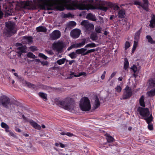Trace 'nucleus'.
I'll use <instances>...</instances> for the list:
<instances>
[{
    "instance_id": "1",
    "label": "nucleus",
    "mask_w": 155,
    "mask_h": 155,
    "mask_svg": "<svg viewBox=\"0 0 155 155\" xmlns=\"http://www.w3.org/2000/svg\"><path fill=\"white\" fill-rule=\"evenodd\" d=\"M41 8L43 9L52 10L55 9L60 11L67 9L73 10L78 9L81 10L94 9L95 8L92 5L93 0H40Z\"/></svg>"
},
{
    "instance_id": "2",
    "label": "nucleus",
    "mask_w": 155,
    "mask_h": 155,
    "mask_svg": "<svg viewBox=\"0 0 155 155\" xmlns=\"http://www.w3.org/2000/svg\"><path fill=\"white\" fill-rule=\"evenodd\" d=\"M58 104L61 107L73 112L74 111V106L69 99H65L63 101H59Z\"/></svg>"
},
{
    "instance_id": "3",
    "label": "nucleus",
    "mask_w": 155,
    "mask_h": 155,
    "mask_svg": "<svg viewBox=\"0 0 155 155\" xmlns=\"http://www.w3.org/2000/svg\"><path fill=\"white\" fill-rule=\"evenodd\" d=\"M17 30L14 22L9 21L6 23V28L4 31V33L6 35L11 36Z\"/></svg>"
},
{
    "instance_id": "4",
    "label": "nucleus",
    "mask_w": 155,
    "mask_h": 155,
    "mask_svg": "<svg viewBox=\"0 0 155 155\" xmlns=\"http://www.w3.org/2000/svg\"><path fill=\"white\" fill-rule=\"evenodd\" d=\"M79 106L80 109L83 111H88L91 109L90 101L87 97H83L81 99Z\"/></svg>"
},
{
    "instance_id": "5",
    "label": "nucleus",
    "mask_w": 155,
    "mask_h": 155,
    "mask_svg": "<svg viewBox=\"0 0 155 155\" xmlns=\"http://www.w3.org/2000/svg\"><path fill=\"white\" fill-rule=\"evenodd\" d=\"M139 111L140 114L146 120L147 124L150 123L152 120V117L151 114L149 117L150 112L148 109L141 108Z\"/></svg>"
},
{
    "instance_id": "6",
    "label": "nucleus",
    "mask_w": 155,
    "mask_h": 155,
    "mask_svg": "<svg viewBox=\"0 0 155 155\" xmlns=\"http://www.w3.org/2000/svg\"><path fill=\"white\" fill-rule=\"evenodd\" d=\"M12 103L9 98L5 95H2L0 97V105L8 108L12 105Z\"/></svg>"
},
{
    "instance_id": "7",
    "label": "nucleus",
    "mask_w": 155,
    "mask_h": 155,
    "mask_svg": "<svg viewBox=\"0 0 155 155\" xmlns=\"http://www.w3.org/2000/svg\"><path fill=\"white\" fill-rule=\"evenodd\" d=\"M81 24L84 27L85 31L88 33H90L94 28L93 24L89 23L88 21L84 20Z\"/></svg>"
},
{
    "instance_id": "8",
    "label": "nucleus",
    "mask_w": 155,
    "mask_h": 155,
    "mask_svg": "<svg viewBox=\"0 0 155 155\" xmlns=\"http://www.w3.org/2000/svg\"><path fill=\"white\" fill-rule=\"evenodd\" d=\"M149 86L150 87L155 86V79H150L148 82ZM147 95L149 97H152L155 95V88L147 93Z\"/></svg>"
},
{
    "instance_id": "9",
    "label": "nucleus",
    "mask_w": 155,
    "mask_h": 155,
    "mask_svg": "<svg viewBox=\"0 0 155 155\" xmlns=\"http://www.w3.org/2000/svg\"><path fill=\"white\" fill-rule=\"evenodd\" d=\"M132 95V92L130 88L127 86L125 89L121 99H125L130 97Z\"/></svg>"
},
{
    "instance_id": "10",
    "label": "nucleus",
    "mask_w": 155,
    "mask_h": 155,
    "mask_svg": "<svg viewBox=\"0 0 155 155\" xmlns=\"http://www.w3.org/2000/svg\"><path fill=\"white\" fill-rule=\"evenodd\" d=\"M16 46L17 47L20 46L17 48L16 51L18 56H20L22 53L25 52L26 48V47L25 45L22 46L20 43H17L16 44Z\"/></svg>"
},
{
    "instance_id": "11",
    "label": "nucleus",
    "mask_w": 155,
    "mask_h": 155,
    "mask_svg": "<svg viewBox=\"0 0 155 155\" xmlns=\"http://www.w3.org/2000/svg\"><path fill=\"white\" fill-rule=\"evenodd\" d=\"M52 46L54 49L60 52L63 48V43L60 41L55 42L53 44Z\"/></svg>"
},
{
    "instance_id": "12",
    "label": "nucleus",
    "mask_w": 155,
    "mask_h": 155,
    "mask_svg": "<svg viewBox=\"0 0 155 155\" xmlns=\"http://www.w3.org/2000/svg\"><path fill=\"white\" fill-rule=\"evenodd\" d=\"M61 36L60 31L58 30L53 31L50 35V37L51 39L55 40L59 38Z\"/></svg>"
},
{
    "instance_id": "13",
    "label": "nucleus",
    "mask_w": 155,
    "mask_h": 155,
    "mask_svg": "<svg viewBox=\"0 0 155 155\" xmlns=\"http://www.w3.org/2000/svg\"><path fill=\"white\" fill-rule=\"evenodd\" d=\"M144 4L142 5L141 2L136 1L134 2V4L135 5H138L141 7L143 9L146 11L147 10L148 7V0H143Z\"/></svg>"
},
{
    "instance_id": "14",
    "label": "nucleus",
    "mask_w": 155,
    "mask_h": 155,
    "mask_svg": "<svg viewBox=\"0 0 155 155\" xmlns=\"http://www.w3.org/2000/svg\"><path fill=\"white\" fill-rule=\"evenodd\" d=\"M81 32V31L80 29H75L71 31V35L73 38H77L79 36Z\"/></svg>"
},
{
    "instance_id": "15",
    "label": "nucleus",
    "mask_w": 155,
    "mask_h": 155,
    "mask_svg": "<svg viewBox=\"0 0 155 155\" xmlns=\"http://www.w3.org/2000/svg\"><path fill=\"white\" fill-rule=\"evenodd\" d=\"M29 122L35 129L39 130L41 129V126L33 120H30L29 121Z\"/></svg>"
},
{
    "instance_id": "16",
    "label": "nucleus",
    "mask_w": 155,
    "mask_h": 155,
    "mask_svg": "<svg viewBox=\"0 0 155 155\" xmlns=\"http://www.w3.org/2000/svg\"><path fill=\"white\" fill-rule=\"evenodd\" d=\"M32 41V38L31 37H24L22 40V42L23 44H27L31 42Z\"/></svg>"
},
{
    "instance_id": "17",
    "label": "nucleus",
    "mask_w": 155,
    "mask_h": 155,
    "mask_svg": "<svg viewBox=\"0 0 155 155\" xmlns=\"http://www.w3.org/2000/svg\"><path fill=\"white\" fill-rule=\"evenodd\" d=\"M151 20L150 21L149 26L152 28L155 27V15L152 14L151 16Z\"/></svg>"
},
{
    "instance_id": "18",
    "label": "nucleus",
    "mask_w": 155,
    "mask_h": 155,
    "mask_svg": "<svg viewBox=\"0 0 155 155\" xmlns=\"http://www.w3.org/2000/svg\"><path fill=\"white\" fill-rule=\"evenodd\" d=\"M108 5L111 9H113L115 11L118 10L119 8L118 6L116 4L109 3Z\"/></svg>"
},
{
    "instance_id": "19",
    "label": "nucleus",
    "mask_w": 155,
    "mask_h": 155,
    "mask_svg": "<svg viewBox=\"0 0 155 155\" xmlns=\"http://www.w3.org/2000/svg\"><path fill=\"white\" fill-rule=\"evenodd\" d=\"M86 43L85 40H84L81 42L79 43L74 44V48H80L84 45Z\"/></svg>"
},
{
    "instance_id": "20",
    "label": "nucleus",
    "mask_w": 155,
    "mask_h": 155,
    "mask_svg": "<svg viewBox=\"0 0 155 155\" xmlns=\"http://www.w3.org/2000/svg\"><path fill=\"white\" fill-rule=\"evenodd\" d=\"M86 75V73L84 72H81V73H79V74L78 75H76L74 74V73L71 72V74H70V77H69V78H71L73 76H74L75 77H80L81 75Z\"/></svg>"
},
{
    "instance_id": "21",
    "label": "nucleus",
    "mask_w": 155,
    "mask_h": 155,
    "mask_svg": "<svg viewBox=\"0 0 155 155\" xmlns=\"http://www.w3.org/2000/svg\"><path fill=\"white\" fill-rule=\"evenodd\" d=\"M118 17L120 18H123L125 17V11L124 9L120 10L118 12Z\"/></svg>"
},
{
    "instance_id": "22",
    "label": "nucleus",
    "mask_w": 155,
    "mask_h": 155,
    "mask_svg": "<svg viewBox=\"0 0 155 155\" xmlns=\"http://www.w3.org/2000/svg\"><path fill=\"white\" fill-rule=\"evenodd\" d=\"M100 104L98 98L96 97L95 98V101L93 105L95 109L97 108L100 105Z\"/></svg>"
},
{
    "instance_id": "23",
    "label": "nucleus",
    "mask_w": 155,
    "mask_h": 155,
    "mask_svg": "<svg viewBox=\"0 0 155 155\" xmlns=\"http://www.w3.org/2000/svg\"><path fill=\"white\" fill-rule=\"evenodd\" d=\"M87 19L93 21H95L96 18L95 15L91 13L88 14L87 16Z\"/></svg>"
},
{
    "instance_id": "24",
    "label": "nucleus",
    "mask_w": 155,
    "mask_h": 155,
    "mask_svg": "<svg viewBox=\"0 0 155 155\" xmlns=\"http://www.w3.org/2000/svg\"><path fill=\"white\" fill-rule=\"evenodd\" d=\"M87 50L86 48H82L80 49H77L76 50V52L78 54H82L84 55V54L85 52Z\"/></svg>"
},
{
    "instance_id": "25",
    "label": "nucleus",
    "mask_w": 155,
    "mask_h": 155,
    "mask_svg": "<svg viewBox=\"0 0 155 155\" xmlns=\"http://www.w3.org/2000/svg\"><path fill=\"white\" fill-rule=\"evenodd\" d=\"M144 101V96L143 95L141 97L140 99L139 102L140 105L143 107H145V103Z\"/></svg>"
},
{
    "instance_id": "26",
    "label": "nucleus",
    "mask_w": 155,
    "mask_h": 155,
    "mask_svg": "<svg viewBox=\"0 0 155 155\" xmlns=\"http://www.w3.org/2000/svg\"><path fill=\"white\" fill-rule=\"evenodd\" d=\"M58 134L62 135H67L69 137H72L73 136V134L70 132H64L61 131L60 132H59Z\"/></svg>"
},
{
    "instance_id": "27",
    "label": "nucleus",
    "mask_w": 155,
    "mask_h": 155,
    "mask_svg": "<svg viewBox=\"0 0 155 155\" xmlns=\"http://www.w3.org/2000/svg\"><path fill=\"white\" fill-rule=\"evenodd\" d=\"M31 4V3L28 1H23L21 3V5H23L22 7L24 8H26L27 6H29V5Z\"/></svg>"
},
{
    "instance_id": "28",
    "label": "nucleus",
    "mask_w": 155,
    "mask_h": 155,
    "mask_svg": "<svg viewBox=\"0 0 155 155\" xmlns=\"http://www.w3.org/2000/svg\"><path fill=\"white\" fill-rule=\"evenodd\" d=\"M37 30L38 32H46V28L43 26H39L37 28Z\"/></svg>"
},
{
    "instance_id": "29",
    "label": "nucleus",
    "mask_w": 155,
    "mask_h": 155,
    "mask_svg": "<svg viewBox=\"0 0 155 155\" xmlns=\"http://www.w3.org/2000/svg\"><path fill=\"white\" fill-rule=\"evenodd\" d=\"M146 38L149 43L150 44H155V40H153L150 36L149 35H147L146 36Z\"/></svg>"
},
{
    "instance_id": "30",
    "label": "nucleus",
    "mask_w": 155,
    "mask_h": 155,
    "mask_svg": "<svg viewBox=\"0 0 155 155\" xmlns=\"http://www.w3.org/2000/svg\"><path fill=\"white\" fill-rule=\"evenodd\" d=\"M141 33L140 30H139L135 34L134 39L135 40L138 41L140 38V35Z\"/></svg>"
},
{
    "instance_id": "31",
    "label": "nucleus",
    "mask_w": 155,
    "mask_h": 155,
    "mask_svg": "<svg viewBox=\"0 0 155 155\" xmlns=\"http://www.w3.org/2000/svg\"><path fill=\"white\" fill-rule=\"evenodd\" d=\"M124 68L126 70L129 66V62L127 58H125L124 59Z\"/></svg>"
},
{
    "instance_id": "32",
    "label": "nucleus",
    "mask_w": 155,
    "mask_h": 155,
    "mask_svg": "<svg viewBox=\"0 0 155 155\" xmlns=\"http://www.w3.org/2000/svg\"><path fill=\"white\" fill-rule=\"evenodd\" d=\"M1 126L2 128L5 129L6 132H7L8 130V129L9 128V127L4 122H2L1 124Z\"/></svg>"
},
{
    "instance_id": "33",
    "label": "nucleus",
    "mask_w": 155,
    "mask_h": 155,
    "mask_svg": "<svg viewBox=\"0 0 155 155\" xmlns=\"http://www.w3.org/2000/svg\"><path fill=\"white\" fill-rule=\"evenodd\" d=\"M38 95L41 97L43 99L45 100L47 99V96L46 94L42 92H39L38 93Z\"/></svg>"
},
{
    "instance_id": "34",
    "label": "nucleus",
    "mask_w": 155,
    "mask_h": 155,
    "mask_svg": "<svg viewBox=\"0 0 155 155\" xmlns=\"http://www.w3.org/2000/svg\"><path fill=\"white\" fill-rule=\"evenodd\" d=\"M106 136L107 137V139L108 142H111L113 141L114 139L113 137L110 136L108 134H106Z\"/></svg>"
},
{
    "instance_id": "35",
    "label": "nucleus",
    "mask_w": 155,
    "mask_h": 155,
    "mask_svg": "<svg viewBox=\"0 0 155 155\" xmlns=\"http://www.w3.org/2000/svg\"><path fill=\"white\" fill-rule=\"evenodd\" d=\"M28 57L31 58H36L35 56L31 52H28L27 54Z\"/></svg>"
},
{
    "instance_id": "36",
    "label": "nucleus",
    "mask_w": 155,
    "mask_h": 155,
    "mask_svg": "<svg viewBox=\"0 0 155 155\" xmlns=\"http://www.w3.org/2000/svg\"><path fill=\"white\" fill-rule=\"evenodd\" d=\"M95 30L97 33H101L102 30V28L99 26H96Z\"/></svg>"
},
{
    "instance_id": "37",
    "label": "nucleus",
    "mask_w": 155,
    "mask_h": 155,
    "mask_svg": "<svg viewBox=\"0 0 155 155\" xmlns=\"http://www.w3.org/2000/svg\"><path fill=\"white\" fill-rule=\"evenodd\" d=\"M96 46V45L94 43H90L87 44L85 47V48H94Z\"/></svg>"
},
{
    "instance_id": "38",
    "label": "nucleus",
    "mask_w": 155,
    "mask_h": 155,
    "mask_svg": "<svg viewBox=\"0 0 155 155\" xmlns=\"http://www.w3.org/2000/svg\"><path fill=\"white\" fill-rule=\"evenodd\" d=\"M76 53V52H73L69 54V55L71 58H75L77 57V54Z\"/></svg>"
},
{
    "instance_id": "39",
    "label": "nucleus",
    "mask_w": 155,
    "mask_h": 155,
    "mask_svg": "<svg viewBox=\"0 0 155 155\" xmlns=\"http://www.w3.org/2000/svg\"><path fill=\"white\" fill-rule=\"evenodd\" d=\"M65 59L64 58H62L57 61V63L59 65H61L63 64L65 62Z\"/></svg>"
},
{
    "instance_id": "40",
    "label": "nucleus",
    "mask_w": 155,
    "mask_h": 155,
    "mask_svg": "<svg viewBox=\"0 0 155 155\" xmlns=\"http://www.w3.org/2000/svg\"><path fill=\"white\" fill-rule=\"evenodd\" d=\"M130 46V42L128 41H126L124 45V48L125 50H126L127 48H128Z\"/></svg>"
},
{
    "instance_id": "41",
    "label": "nucleus",
    "mask_w": 155,
    "mask_h": 155,
    "mask_svg": "<svg viewBox=\"0 0 155 155\" xmlns=\"http://www.w3.org/2000/svg\"><path fill=\"white\" fill-rule=\"evenodd\" d=\"M138 41L135 40L134 41V45L132 49V51H134L136 49L137 45V43Z\"/></svg>"
},
{
    "instance_id": "42",
    "label": "nucleus",
    "mask_w": 155,
    "mask_h": 155,
    "mask_svg": "<svg viewBox=\"0 0 155 155\" xmlns=\"http://www.w3.org/2000/svg\"><path fill=\"white\" fill-rule=\"evenodd\" d=\"M95 51V50L94 49H90L88 50L86 52H85L84 54V55H85L89 53H92L94 52Z\"/></svg>"
},
{
    "instance_id": "43",
    "label": "nucleus",
    "mask_w": 155,
    "mask_h": 155,
    "mask_svg": "<svg viewBox=\"0 0 155 155\" xmlns=\"http://www.w3.org/2000/svg\"><path fill=\"white\" fill-rule=\"evenodd\" d=\"M131 69H132L134 73H135L139 70V68H138L135 65H134L131 68Z\"/></svg>"
},
{
    "instance_id": "44",
    "label": "nucleus",
    "mask_w": 155,
    "mask_h": 155,
    "mask_svg": "<svg viewBox=\"0 0 155 155\" xmlns=\"http://www.w3.org/2000/svg\"><path fill=\"white\" fill-rule=\"evenodd\" d=\"M115 89L117 92L120 93L121 92L122 88L119 85H117L115 88Z\"/></svg>"
},
{
    "instance_id": "45",
    "label": "nucleus",
    "mask_w": 155,
    "mask_h": 155,
    "mask_svg": "<svg viewBox=\"0 0 155 155\" xmlns=\"http://www.w3.org/2000/svg\"><path fill=\"white\" fill-rule=\"evenodd\" d=\"M38 56L40 57L41 58L44 59H46L48 57L42 53H39Z\"/></svg>"
},
{
    "instance_id": "46",
    "label": "nucleus",
    "mask_w": 155,
    "mask_h": 155,
    "mask_svg": "<svg viewBox=\"0 0 155 155\" xmlns=\"http://www.w3.org/2000/svg\"><path fill=\"white\" fill-rule=\"evenodd\" d=\"M7 132H8V134L9 136H12L14 137H16L15 134L12 132L9 131L8 130V131H7Z\"/></svg>"
},
{
    "instance_id": "47",
    "label": "nucleus",
    "mask_w": 155,
    "mask_h": 155,
    "mask_svg": "<svg viewBox=\"0 0 155 155\" xmlns=\"http://www.w3.org/2000/svg\"><path fill=\"white\" fill-rule=\"evenodd\" d=\"M69 24L71 26H74L76 25V23L74 21H71L69 22Z\"/></svg>"
},
{
    "instance_id": "48",
    "label": "nucleus",
    "mask_w": 155,
    "mask_h": 155,
    "mask_svg": "<svg viewBox=\"0 0 155 155\" xmlns=\"http://www.w3.org/2000/svg\"><path fill=\"white\" fill-rule=\"evenodd\" d=\"M40 62L43 65H47L48 64V62L47 61H41Z\"/></svg>"
},
{
    "instance_id": "49",
    "label": "nucleus",
    "mask_w": 155,
    "mask_h": 155,
    "mask_svg": "<svg viewBox=\"0 0 155 155\" xmlns=\"http://www.w3.org/2000/svg\"><path fill=\"white\" fill-rule=\"evenodd\" d=\"M6 13L8 15H12L14 14V13H13L11 10H10L9 11V10L6 12Z\"/></svg>"
},
{
    "instance_id": "50",
    "label": "nucleus",
    "mask_w": 155,
    "mask_h": 155,
    "mask_svg": "<svg viewBox=\"0 0 155 155\" xmlns=\"http://www.w3.org/2000/svg\"><path fill=\"white\" fill-rule=\"evenodd\" d=\"M30 50L34 51L37 50V48L34 46H32L30 47Z\"/></svg>"
},
{
    "instance_id": "51",
    "label": "nucleus",
    "mask_w": 155,
    "mask_h": 155,
    "mask_svg": "<svg viewBox=\"0 0 155 155\" xmlns=\"http://www.w3.org/2000/svg\"><path fill=\"white\" fill-rule=\"evenodd\" d=\"M106 74V71H104L103 72V73L102 74L101 76V78L102 80H104Z\"/></svg>"
},
{
    "instance_id": "52",
    "label": "nucleus",
    "mask_w": 155,
    "mask_h": 155,
    "mask_svg": "<svg viewBox=\"0 0 155 155\" xmlns=\"http://www.w3.org/2000/svg\"><path fill=\"white\" fill-rule=\"evenodd\" d=\"M149 123H150L148 124V128L150 130H152L153 128V125H152L149 124Z\"/></svg>"
},
{
    "instance_id": "53",
    "label": "nucleus",
    "mask_w": 155,
    "mask_h": 155,
    "mask_svg": "<svg viewBox=\"0 0 155 155\" xmlns=\"http://www.w3.org/2000/svg\"><path fill=\"white\" fill-rule=\"evenodd\" d=\"M116 72H113L111 75L110 78L109 79H111L116 74Z\"/></svg>"
},
{
    "instance_id": "54",
    "label": "nucleus",
    "mask_w": 155,
    "mask_h": 155,
    "mask_svg": "<svg viewBox=\"0 0 155 155\" xmlns=\"http://www.w3.org/2000/svg\"><path fill=\"white\" fill-rule=\"evenodd\" d=\"M91 38H92V39L93 40H95L97 38L96 36H94L92 34L91 35Z\"/></svg>"
},
{
    "instance_id": "55",
    "label": "nucleus",
    "mask_w": 155,
    "mask_h": 155,
    "mask_svg": "<svg viewBox=\"0 0 155 155\" xmlns=\"http://www.w3.org/2000/svg\"><path fill=\"white\" fill-rule=\"evenodd\" d=\"M101 9L103 11H106L107 10V8L103 6L101 7Z\"/></svg>"
},
{
    "instance_id": "56",
    "label": "nucleus",
    "mask_w": 155,
    "mask_h": 155,
    "mask_svg": "<svg viewBox=\"0 0 155 155\" xmlns=\"http://www.w3.org/2000/svg\"><path fill=\"white\" fill-rule=\"evenodd\" d=\"M74 48V44H73L72 45H71L70 47H69L68 49V50L69 51L72 48Z\"/></svg>"
},
{
    "instance_id": "57",
    "label": "nucleus",
    "mask_w": 155,
    "mask_h": 155,
    "mask_svg": "<svg viewBox=\"0 0 155 155\" xmlns=\"http://www.w3.org/2000/svg\"><path fill=\"white\" fill-rule=\"evenodd\" d=\"M26 84L29 87H31L32 86V84L29 82H26Z\"/></svg>"
},
{
    "instance_id": "58",
    "label": "nucleus",
    "mask_w": 155,
    "mask_h": 155,
    "mask_svg": "<svg viewBox=\"0 0 155 155\" xmlns=\"http://www.w3.org/2000/svg\"><path fill=\"white\" fill-rule=\"evenodd\" d=\"M60 147L61 148H64L65 147V145L62 143H60Z\"/></svg>"
},
{
    "instance_id": "59",
    "label": "nucleus",
    "mask_w": 155,
    "mask_h": 155,
    "mask_svg": "<svg viewBox=\"0 0 155 155\" xmlns=\"http://www.w3.org/2000/svg\"><path fill=\"white\" fill-rule=\"evenodd\" d=\"M74 62V60H71L69 61V64L70 65H71L72 63Z\"/></svg>"
},
{
    "instance_id": "60",
    "label": "nucleus",
    "mask_w": 155,
    "mask_h": 155,
    "mask_svg": "<svg viewBox=\"0 0 155 155\" xmlns=\"http://www.w3.org/2000/svg\"><path fill=\"white\" fill-rule=\"evenodd\" d=\"M123 78L122 77H120L118 78V80L119 81H121L122 80Z\"/></svg>"
},
{
    "instance_id": "61",
    "label": "nucleus",
    "mask_w": 155,
    "mask_h": 155,
    "mask_svg": "<svg viewBox=\"0 0 155 155\" xmlns=\"http://www.w3.org/2000/svg\"><path fill=\"white\" fill-rule=\"evenodd\" d=\"M109 33V32L106 31H105L104 33V35H107Z\"/></svg>"
},
{
    "instance_id": "62",
    "label": "nucleus",
    "mask_w": 155,
    "mask_h": 155,
    "mask_svg": "<svg viewBox=\"0 0 155 155\" xmlns=\"http://www.w3.org/2000/svg\"><path fill=\"white\" fill-rule=\"evenodd\" d=\"M100 3L101 4L104 5L106 3V2H105L102 1V2H101Z\"/></svg>"
},
{
    "instance_id": "63",
    "label": "nucleus",
    "mask_w": 155,
    "mask_h": 155,
    "mask_svg": "<svg viewBox=\"0 0 155 155\" xmlns=\"http://www.w3.org/2000/svg\"><path fill=\"white\" fill-rule=\"evenodd\" d=\"M55 145L57 147L59 146H60V143H55Z\"/></svg>"
},
{
    "instance_id": "64",
    "label": "nucleus",
    "mask_w": 155,
    "mask_h": 155,
    "mask_svg": "<svg viewBox=\"0 0 155 155\" xmlns=\"http://www.w3.org/2000/svg\"><path fill=\"white\" fill-rule=\"evenodd\" d=\"M35 61L36 62H40V61H41L40 59H35Z\"/></svg>"
}]
</instances>
